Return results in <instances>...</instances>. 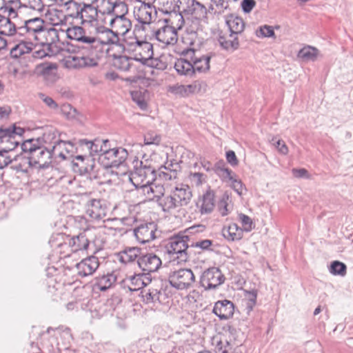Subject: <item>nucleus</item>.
I'll return each mask as SVG.
<instances>
[{
	"label": "nucleus",
	"instance_id": "nucleus-63",
	"mask_svg": "<svg viewBox=\"0 0 353 353\" xmlns=\"http://www.w3.org/2000/svg\"><path fill=\"white\" fill-rule=\"evenodd\" d=\"M17 157L15 156L14 159H10V156H0V169L4 168L13 161H16Z\"/></svg>",
	"mask_w": 353,
	"mask_h": 353
},
{
	"label": "nucleus",
	"instance_id": "nucleus-15",
	"mask_svg": "<svg viewBox=\"0 0 353 353\" xmlns=\"http://www.w3.org/2000/svg\"><path fill=\"white\" fill-rule=\"evenodd\" d=\"M71 164L74 172L83 175L94 170L95 159L94 156H75Z\"/></svg>",
	"mask_w": 353,
	"mask_h": 353
},
{
	"label": "nucleus",
	"instance_id": "nucleus-16",
	"mask_svg": "<svg viewBox=\"0 0 353 353\" xmlns=\"http://www.w3.org/2000/svg\"><path fill=\"white\" fill-rule=\"evenodd\" d=\"M206 63L208 62L206 61ZM174 68L178 74L192 77L196 71H202L207 69L208 63H206V67L202 68V66H198V63H195V65H193L192 61H190L187 59L180 58L175 61Z\"/></svg>",
	"mask_w": 353,
	"mask_h": 353
},
{
	"label": "nucleus",
	"instance_id": "nucleus-27",
	"mask_svg": "<svg viewBox=\"0 0 353 353\" xmlns=\"http://www.w3.org/2000/svg\"><path fill=\"white\" fill-rule=\"evenodd\" d=\"M172 192L181 207L187 205L192 196L190 187L184 184H181L179 186L175 187Z\"/></svg>",
	"mask_w": 353,
	"mask_h": 353
},
{
	"label": "nucleus",
	"instance_id": "nucleus-35",
	"mask_svg": "<svg viewBox=\"0 0 353 353\" xmlns=\"http://www.w3.org/2000/svg\"><path fill=\"white\" fill-rule=\"evenodd\" d=\"M117 0H99L97 6L99 8V13L104 16L107 14L108 17L114 16L115 7H117Z\"/></svg>",
	"mask_w": 353,
	"mask_h": 353
},
{
	"label": "nucleus",
	"instance_id": "nucleus-43",
	"mask_svg": "<svg viewBox=\"0 0 353 353\" xmlns=\"http://www.w3.org/2000/svg\"><path fill=\"white\" fill-rule=\"evenodd\" d=\"M3 23L1 24L2 29L0 30V34L11 36L17 32V28L10 18H3Z\"/></svg>",
	"mask_w": 353,
	"mask_h": 353
},
{
	"label": "nucleus",
	"instance_id": "nucleus-50",
	"mask_svg": "<svg viewBox=\"0 0 353 353\" xmlns=\"http://www.w3.org/2000/svg\"><path fill=\"white\" fill-rule=\"evenodd\" d=\"M256 34L259 37H274L275 36L272 26L268 25L261 26L256 30Z\"/></svg>",
	"mask_w": 353,
	"mask_h": 353
},
{
	"label": "nucleus",
	"instance_id": "nucleus-34",
	"mask_svg": "<svg viewBox=\"0 0 353 353\" xmlns=\"http://www.w3.org/2000/svg\"><path fill=\"white\" fill-rule=\"evenodd\" d=\"M319 54V50L313 46H306L298 52V57L305 61H315Z\"/></svg>",
	"mask_w": 353,
	"mask_h": 353
},
{
	"label": "nucleus",
	"instance_id": "nucleus-61",
	"mask_svg": "<svg viewBox=\"0 0 353 353\" xmlns=\"http://www.w3.org/2000/svg\"><path fill=\"white\" fill-rule=\"evenodd\" d=\"M41 72L43 75L49 74L52 70L57 69V65L54 63H45L40 65Z\"/></svg>",
	"mask_w": 353,
	"mask_h": 353
},
{
	"label": "nucleus",
	"instance_id": "nucleus-20",
	"mask_svg": "<svg viewBox=\"0 0 353 353\" xmlns=\"http://www.w3.org/2000/svg\"><path fill=\"white\" fill-rule=\"evenodd\" d=\"M26 28L29 30V39L39 41V36L45 32L44 21L40 17H35L25 21Z\"/></svg>",
	"mask_w": 353,
	"mask_h": 353
},
{
	"label": "nucleus",
	"instance_id": "nucleus-46",
	"mask_svg": "<svg viewBox=\"0 0 353 353\" xmlns=\"http://www.w3.org/2000/svg\"><path fill=\"white\" fill-rule=\"evenodd\" d=\"M190 8L192 13L199 15V17H204L207 14V10L204 5L196 0H192Z\"/></svg>",
	"mask_w": 353,
	"mask_h": 353
},
{
	"label": "nucleus",
	"instance_id": "nucleus-7",
	"mask_svg": "<svg viewBox=\"0 0 353 353\" xmlns=\"http://www.w3.org/2000/svg\"><path fill=\"white\" fill-rule=\"evenodd\" d=\"M168 281L172 287L183 290L193 287L195 276L192 270L181 268L171 272Z\"/></svg>",
	"mask_w": 353,
	"mask_h": 353
},
{
	"label": "nucleus",
	"instance_id": "nucleus-6",
	"mask_svg": "<svg viewBox=\"0 0 353 353\" xmlns=\"http://www.w3.org/2000/svg\"><path fill=\"white\" fill-rule=\"evenodd\" d=\"M167 160L161 165L157 174V181L161 183L176 178L177 173L181 170L183 161L177 156H166Z\"/></svg>",
	"mask_w": 353,
	"mask_h": 353
},
{
	"label": "nucleus",
	"instance_id": "nucleus-41",
	"mask_svg": "<svg viewBox=\"0 0 353 353\" xmlns=\"http://www.w3.org/2000/svg\"><path fill=\"white\" fill-rule=\"evenodd\" d=\"M101 154H107L110 152H112V154H118L120 152L128 154V151L125 148H112V145L108 139L101 140Z\"/></svg>",
	"mask_w": 353,
	"mask_h": 353
},
{
	"label": "nucleus",
	"instance_id": "nucleus-12",
	"mask_svg": "<svg viewBox=\"0 0 353 353\" xmlns=\"http://www.w3.org/2000/svg\"><path fill=\"white\" fill-rule=\"evenodd\" d=\"M107 213L108 207L104 200L90 199L86 203V214L93 220H101Z\"/></svg>",
	"mask_w": 353,
	"mask_h": 353
},
{
	"label": "nucleus",
	"instance_id": "nucleus-49",
	"mask_svg": "<svg viewBox=\"0 0 353 353\" xmlns=\"http://www.w3.org/2000/svg\"><path fill=\"white\" fill-rule=\"evenodd\" d=\"M270 144L276 148L278 152H279L281 154H287L288 152V149L285 143L277 137H273L270 141Z\"/></svg>",
	"mask_w": 353,
	"mask_h": 353
},
{
	"label": "nucleus",
	"instance_id": "nucleus-19",
	"mask_svg": "<svg viewBox=\"0 0 353 353\" xmlns=\"http://www.w3.org/2000/svg\"><path fill=\"white\" fill-rule=\"evenodd\" d=\"M177 32L172 28L164 26L155 32L156 39L164 46L174 44L176 41Z\"/></svg>",
	"mask_w": 353,
	"mask_h": 353
},
{
	"label": "nucleus",
	"instance_id": "nucleus-23",
	"mask_svg": "<svg viewBox=\"0 0 353 353\" xmlns=\"http://www.w3.org/2000/svg\"><path fill=\"white\" fill-rule=\"evenodd\" d=\"M157 14L155 7L153 5L148 3H141V6L137 10L135 17L137 20L142 25L150 24L152 20V13Z\"/></svg>",
	"mask_w": 353,
	"mask_h": 353
},
{
	"label": "nucleus",
	"instance_id": "nucleus-13",
	"mask_svg": "<svg viewBox=\"0 0 353 353\" xmlns=\"http://www.w3.org/2000/svg\"><path fill=\"white\" fill-rule=\"evenodd\" d=\"M99 266V259L95 256H90L82 259L76 264L77 274L80 277L92 275Z\"/></svg>",
	"mask_w": 353,
	"mask_h": 353
},
{
	"label": "nucleus",
	"instance_id": "nucleus-31",
	"mask_svg": "<svg viewBox=\"0 0 353 353\" xmlns=\"http://www.w3.org/2000/svg\"><path fill=\"white\" fill-rule=\"evenodd\" d=\"M195 51L193 49L188 48L183 51L182 54L187 56L188 57H190L192 61V63L193 65H195V63H198V66H202L206 67V61L208 62V68L202 70V71H197L199 73L201 72H205L210 70V61L211 59L210 55H203L201 57H193V55H194Z\"/></svg>",
	"mask_w": 353,
	"mask_h": 353
},
{
	"label": "nucleus",
	"instance_id": "nucleus-56",
	"mask_svg": "<svg viewBox=\"0 0 353 353\" xmlns=\"http://www.w3.org/2000/svg\"><path fill=\"white\" fill-rule=\"evenodd\" d=\"M135 276L137 277V281L140 280L141 281L142 285H143L145 288H148L149 285H154L150 278V273L146 274L142 272V273L137 274Z\"/></svg>",
	"mask_w": 353,
	"mask_h": 353
},
{
	"label": "nucleus",
	"instance_id": "nucleus-44",
	"mask_svg": "<svg viewBox=\"0 0 353 353\" xmlns=\"http://www.w3.org/2000/svg\"><path fill=\"white\" fill-rule=\"evenodd\" d=\"M218 41L221 48L225 50H228L230 48L236 50L239 47V43L237 37H234L232 40H227L224 36H219Z\"/></svg>",
	"mask_w": 353,
	"mask_h": 353
},
{
	"label": "nucleus",
	"instance_id": "nucleus-42",
	"mask_svg": "<svg viewBox=\"0 0 353 353\" xmlns=\"http://www.w3.org/2000/svg\"><path fill=\"white\" fill-rule=\"evenodd\" d=\"M214 171L220 176L228 179L232 174V171L225 166V163L223 161H219L214 164Z\"/></svg>",
	"mask_w": 353,
	"mask_h": 353
},
{
	"label": "nucleus",
	"instance_id": "nucleus-11",
	"mask_svg": "<svg viewBox=\"0 0 353 353\" xmlns=\"http://www.w3.org/2000/svg\"><path fill=\"white\" fill-rule=\"evenodd\" d=\"M157 225L154 221L141 223L134 228L137 240L141 243H148L156 238Z\"/></svg>",
	"mask_w": 353,
	"mask_h": 353
},
{
	"label": "nucleus",
	"instance_id": "nucleus-29",
	"mask_svg": "<svg viewBox=\"0 0 353 353\" xmlns=\"http://www.w3.org/2000/svg\"><path fill=\"white\" fill-rule=\"evenodd\" d=\"M117 278L112 274H103L97 276L94 280L93 286L94 289L100 291H105L116 282Z\"/></svg>",
	"mask_w": 353,
	"mask_h": 353
},
{
	"label": "nucleus",
	"instance_id": "nucleus-9",
	"mask_svg": "<svg viewBox=\"0 0 353 353\" xmlns=\"http://www.w3.org/2000/svg\"><path fill=\"white\" fill-rule=\"evenodd\" d=\"M161 294V289L155 288L154 285L144 288L141 291V296L143 303L153 311L160 310L161 306L160 301Z\"/></svg>",
	"mask_w": 353,
	"mask_h": 353
},
{
	"label": "nucleus",
	"instance_id": "nucleus-64",
	"mask_svg": "<svg viewBox=\"0 0 353 353\" xmlns=\"http://www.w3.org/2000/svg\"><path fill=\"white\" fill-rule=\"evenodd\" d=\"M0 12H1L3 14H8V16L6 17L10 18V17L14 15V17H16L17 15L15 10L14 8L11 6H2L0 8Z\"/></svg>",
	"mask_w": 353,
	"mask_h": 353
},
{
	"label": "nucleus",
	"instance_id": "nucleus-14",
	"mask_svg": "<svg viewBox=\"0 0 353 353\" xmlns=\"http://www.w3.org/2000/svg\"><path fill=\"white\" fill-rule=\"evenodd\" d=\"M37 45V43L22 40L10 49L9 55L10 58L18 60L22 64V61L29 57V54Z\"/></svg>",
	"mask_w": 353,
	"mask_h": 353
},
{
	"label": "nucleus",
	"instance_id": "nucleus-1",
	"mask_svg": "<svg viewBox=\"0 0 353 353\" xmlns=\"http://www.w3.org/2000/svg\"><path fill=\"white\" fill-rule=\"evenodd\" d=\"M68 37L83 43L79 55L72 58L74 67L90 68L98 65L99 61L105 57L108 50L105 49V43L101 37L87 36L83 28L74 26L67 30Z\"/></svg>",
	"mask_w": 353,
	"mask_h": 353
},
{
	"label": "nucleus",
	"instance_id": "nucleus-37",
	"mask_svg": "<svg viewBox=\"0 0 353 353\" xmlns=\"http://www.w3.org/2000/svg\"><path fill=\"white\" fill-rule=\"evenodd\" d=\"M80 145H86L90 150V154H101V139H95L93 141H88L87 139H80L79 141Z\"/></svg>",
	"mask_w": 353,
	"mask_h": 353
},
{
	"label": "nucleus",
	"instance_id": "nucleus-58",
	"mask_svg": "<svg viewBox=\"0 0 353 353\" xmlns=\"http://www.w3.org/2000/svg\"><path fill=\"white\" fill-rule=\"evenodd\" d=\"M293 176L298 179H309L310 175L305 168H293L292 170Z\"/></svg>",
	"mask_w": 353,
	"mask_h": 353
},
{
	"label": "nucleus",
	"instance_id": "nucleus-51",
	"mask_svg": "<svg viewBox=\"0 0 353 353\" xmlns=\"http://www.w3.org/2000/svg\"><path fill=\"white\" fill-rule=\"evenodd\" d=\"M239 217L243 228V232H250L254 228V223L250 216H248L246 214L241 213L239 215Z\"/></svg>",
	"mask_w": 353,
	"mask_h": 353
},
{
	"label": "nucleus",
	"instance_id": "nucleus-52",
	"mask_svg": "<svg viewBox=\"0 0 353 353\" xmlns=\"http://www.w3.org/2000/svg\"><path fill=\"white\" fill-rule=\"evenodd\" d=\"M229 199V196L226 194L222 196L221 199L218 201L217 203V210L222 216H226L229 210L228 209V201Z\"/></svg>",
	"mask_w": 353,
	"mask_h": 353
},
{
	"label": "nucleus",
	"instance_id": "nucleus-21",
	"mask_svg": "<svg viewBox=\"0 0 353 353\" xmlns=\"http://www.w3.org/2000/svg\"><path fill=\"white\" fill-rule=\"evenodd\" d=\"M58 157L60 160L64 161L67 159V156H48V161H42L40 159L36 160L32 156L24 157V161L28 163L30 167L38 169H48L49 168H56V159Z\"/></svg>",
	"mask_w": 353,
	"mask_h": 353
},
{
	"label": "nucleus",
	"instance_id": "nucleus-4",
	"mask_svg": "<svg viewBox=\"0 0 353 353\" xmlns=\"http://www.w3.org/2000/svg\"><path fill=\"white\" fill-rule=\"evenodd\" d=\"M137 164L138 162L134 165V171L129 176L130 181L137 189L141 185L157 181V172L154 168L148 164V159H146L145 162L141 161L139 166Z\"/></svg>",
	"mask_w": 353,
	"mask_h": 353
},
{
	"label": "nucleus",
	"instance_id": "nucleus-33",
	"mask_svg": "<svg viewBox=\"0 0 353 353\" xmlns=\"http://www.w3.org/2000/svg\"><path fill=\"white\" fill-rule=\"evenodd\" d=\"M214 208V194L212 190H208L202 196L200 212L201 214H210Z\"/></svg>",
	"mask_w": 353,
	"mask_h": 353
},
{
	"label": "nucleus",
	"instance_id": "nucleus-57",
	"mask_svg": "<svg viewBox=\"0 0 353 353\" xmlns=\"http://www.w3.org/2000/svg\"><path fill=\"white\" fill-rule=\"evenodd\" d=\"M255 0H242L241 7L244 13H250L256 6Z\"/></svg>",
	"mask_w": 353,
	"mask_h": 353
},
{
	"label": "nucleus",
	"instance_id": "nucleus-17",
	"mask_svg": "<svg viewBox=\"0 0 353 353\" xmlns=\"http://www.w3.org/2000/svg\"><path fill=\"white\" fill-rule=\"evenodd\" d=\"M234 303L229 300L218 301L215 303L213 313L221 320H226L231 318L234 314Z\"/></svg>",
	"mask_w": 353,
	"mask_h": 353
},
{
	"label": "nucleus",
	"instance_id": "nucleus-38",
	"mask_svg": "<svg viewBox=\"0 0 353 353\" xmlns=\"http://www.w3.org/2000/svg\"><path fill=\"white\" fill-rule=\"evenodd\" d=\"M41 142L39 139H29L25 141L21 144V150L19 154H22V152H30L32 153L35 152L37 150L41 149L40 146Z\"/></svg>",
	"mask_w": 353,
	"mask_h": 353
},
{
	"label": "nucleus",
	"instance_id": "nucleus-59",
	"mask_svg": "<svg viewBox=\"0 0 353 353\" xmlns=\"http://www.w3.org/2000/svg\"><path fill=\"white\" fill-rule=\"evenodd\" d=\"M135 43L138 47H141L143 50L147 51L149 59L153 55L152 45L150 43L147 41H140L137 39Z\"/></svg>",
	"mask_w": 353,
	"mask_h": 353
},
{
	"label": "nucleus",
	"instance_id": "nucleus-8",
	"mask_svg": "<svg viewBox=\"0 0 353 353\" xmlns=\"http://www.w3.org/2000/svg\"><path fill=\"white\" fill-rule=\"evenodd\" d=\"M225 280L224 274L217 267H211L203 271L200 284L205 290L217 289Z\"/></svg>",
	"mask_w": 353,
	"mask_h": 353
},
{
	"label": "nucleus",
	"instance_id": "nucleus-5",
	"mask_svg": "<svg viewBox=\"0 0 353 353\" xmlns=\"http://www.w3.org/2000/svg\"><path fill=\"white\" fill-rule=\"evenodd\" d=\"M73 4L75 6L77 9L76 14L74 15L76 18H80L82 21L81 23L86 27H91L94 29L95 33H97V28L98 26H102L99 25V8L96 5H88L82 6L77 2L74 1Z\"/></svg>",
	"mask_w": 353,
	"mask_h": 353
},
{
	"label": "nucleus",
	"instance_id": "nucleus-45",
	"mask_svg": "<svg viewBox=\"0 0 353 353\" xmlns=\"http://www.w3.org/2000/svg\"><path fill=\"white\" fill-rule=\"evenodd\" d=\"M143 65H148L158 70L165 69V65L157 59H150L149 58L141 57V59H135Z\"/></svg>",
	"mask_w": 353,
	"mask_h": 353
},
{
	"label": "nucleus",
	"instance_id": "nucleus-28",
	"mask_svg": "<svg viewBox=\"0 0 353 353\" xmlns=\"http://www.w3.org/2000/svg\"><path fill=\"white\" fill-rule=\"evenodd\" d=\"M157 202L164 212H171L181 207L172 192L170 195L161 196L157 199Z\"/></svg>",
	"mask_w": 353,
	"mask_h": 353
},
{
	"label": "nucleus",
	"instance_id": "nucleus-48",
	"mask_svg": "<svg viewBox=\"0 0 353 353\" xmlns=\"http://www.w3.org/2000/svg\"><path fill=\"white\" fill-rule=\"evenodd\" d=\"M66 145H69L70 148H74V144L70 141H62L59 140L57 141L54 144V145L52 147V151L54 153H57V154H64V147Z\"/></svg>",
	"mask_w": 353,
	"mask_h": 353
},
{
	"label": "nucleus",
	"instance_id": "nucleus-60",
	"mask_svg": "<svg viewBox=\"0 0 353 353\" xmlns=\"http://www.w3.org/2000/svg\"><path fill=\"white\" fill-rule=\"evenodd\" d=\"M40 99L43 100V101L50 108L57 109L58 108V104L55 102V101L50 97L46 96L44 94H39Z\"/></svg>",
	"mask_w": 353,
	"mask_h": 353
},
{
	"label": "nucleus",
	"instance_id": "nucleus-18",
	"mask_svg": "<svg viewBox=\"0 0 353 353\" xmlns=\"http://www.w3.org/2000/svg\"><path fill=\"white\" fill-rule=\"evenodd\" d=\"M165 14L168 16L163 19L165 26L172 28L176 31L183 28L185 21L179 6H174L171 11H166Z\"/></svg>",
	"mask_w": 353,
	"mask_h": 353
},
{
	"label": "nucleus",
	"instance_id": "nucleus-10",
	"mask_svg": "<svg viewBox=\"0 0 353 353\" xmlns=\"http://www.w3.org/2000/svg\"><path fill=\"white\" fill-rule=\"evenodd\" d=\"M137 263L139 269L145 274H149L157 271L161 267L162 262L160 258L154 253L141 252Z\"/></svg>",
	"mask_w": 353,
	"mask_h": 353
},
{
	"label": "nucleus",
	"instance_id": "nucleus-24",
	"mask_svg": "<svg viewBox=\"0 0 353 353\" xmlns=\"http://www.w3.org/2000/svg\"><path fill=\"white\" fill-rule=\"evenodd\" d=\"M118 156H98V163L105 169H114L125 167V158L123 156L119 159Z\"/></svg>",
	"mask_w": 353,
	"mask_h": 353
},
{
	"label": "nucleus",
	"instance_id": "nucleus-47",
	"mask_svg": "<svg viewBox=\"0 0 353 353\" xmlns=\"http://www.w3.org/2000/svg\"><path fill=\"white\" fill-rule=\"evenodd\" d=\"M245 298L247 299L246 303V309L248 312L252 310L254 306L256 304V297H257V292L255 290H252L250 291H245Z\"/></svg>",
	"mask_w": 353,
	"mask_h": 353
},
{
	"label": "nucleus",
	"instance_id": "nucleus-40",
	"mask_svg": "<svg viewBox=\"0 0 353 353\" xmlns=\"http://www.w3.org/2000/svg\"><path fill=\"white\" fill-rule=\"evenodd\" d=\"M0 131L1 134H4V137H1V139H10V137H12L13 139H14L16 135L22 136L25 132L23 128L17 127L15 125L5 129L0 128Z\"/></svg>",
	"mask_w": 353,
	"mask_h": 353
},
{
	"label": "nucleus",
	"instance_id": "nucleus-62",
	"mask_svg": "<svg viewBox=\"0 0 353 353\" xmlns=\"http://www.w3.org/2000/svg\"><path fill=\"white\" fill-rule=\"evenodd\" d=\"M215 6L220 8L219 13H223L224 10L229 8L228 3H226V0H211Z\"/></svg>",
	"mask_w": 353,
	"mask_h": 353
},
{
	"label": "nucleus",
	"instance_id": "nucleus-30",
	"mask_svg": "<svg viewBox=\"0 0 353 353\" xmlns=\"http://www.w3.org/2000/svg\"><path fill=\"white\" fill-rule=\"evenodd\" d=\"M142 250L137 247L127 248L119 254V260L122 263H128L138 260Z\"/></svg>",
	"mask_w": 353,
	"mask_h": 353
},
{
	"label": "nucleus",
	"instance_id": "nucleus-53",
	"mask_svg": "<svg viewBox=\"0 0 353 353\" xmlns=\"http://www.w3.org/2000/svg\"><path fill=\"white\" fill-rule=\"evenodd\" d=\"M228 179L232 183V189L239 194L242 195L243 191L245 190H246L245 185L242 183V181L239 179H235L233 175H231L230 177L228 178Z\"/></svg>",
	"mask_w": 353,
	"mask_h": 353
},
{
	"label": "nucleus",
	"instance_id": "nucleus-3",
	"mask_svg": "<svg viewBox=\"0 0 353 353\" xmlns=\"http://www.w3.org/2000/svg\"><path fill=\"white\" fill-rule=\"evenodd\" d=\"M191 240L185 232H180L169 239L168 252L173 255L178 263L186 262L191 254L190 248Z\"/></svg>",
	"mask_w": 353,
	"mask_h": 353
},
{
	"label": "nucleus",
	"instance_id": "nucleus-26",
	"mask_svg": "<svg viewBox=\"0 0 353 353\" xmlns=\"http://www.w3.org/2000/svg\"><path fill=\"white\" fill-rule=\"evenodd\" d=\"M225 23L230 30V37H232L234 34L237 35L243 32L245 28V23L242 18L234 16L232 14L225 17Z\"/></svg>",
	"mask_w": 353,
	"mask_h": 353
},
{
	"label": "nucleus",
	"instance_id": "nucleus-2",
	"mask_svg": "<svg viewBox=\"0 0 353 353\" xmlns=\"http://www.w3.org/2000/svg\"><path fill=\"white\" fill-rule=\"evenodd\" d=\"M109 24L112 29L103 26L97 28V34H105L106 35L105 39H102V41L105 43V49H106V46L109 44H115L125 48L119 35L124 36L129 32L132 27L131 21L126 17L112 16L109 19Z\"/></svg>",
	"mask_w": 353,
	"mask_h": 353
},
{
	"label": "nucleus",
	"instance_id": "nucleus-55",
	"mask_svg": "<svg viewBox=\"0 0 353 353\" xmlns=\"http://www.w3.org/2000/svg\"><path fill=\"white\" fill-rule=\"evenodd\" d=\"M212 245V241L210 239H205L196 242H194L191 240V248H199L203 250H208L210 249V246Z\"/></svg>",
	"mask_w": 353,
	"mask_h": 353
},
{
	"label": "nucleus",
	"instance_id": "nucleus-32",
	"mask_svg": "<svg viewBox=\"0 0 353 353\" xmlns=\"http://www.w3.org/2000/svg\"><path fill=\"white\" fill-rule=\"evenodd\" d=\"M223 237L231 241L240 240L243 237V229L239 228L236 223H231L222 230Z\"/></svg>",
	"mask_w": 353,
	"mask_h": 353
},
{
	"label": "nucleus",
	"instance_id": "nucleus-25",
	"mask_svg": "<svg viewBox=\"0 0 353 353\" xmlns=\"http://www.w3.org/2000/svg\"><path fill=\"white\" fill-rule=\"evenodd\" d=\"M90 241L88 240L85 231L74 235L69 239L68 245L71 251L77 252L81 250H86L88 248Z\"/></svg>",
	"mask_w": 353,
	"mask_h": 353
},
{
	"label": "nucleus",
	"instance_id": "nucleus-36",
	"mask_svg": "<svg viewBox=\"0 0 353 353\" xmlns=\"http://www.w3.org/2000/svg\"><path fill=\"white\" fill-rule=\"evenodd\" d=\"M135 59L136 58L133 59L125 55H120L115 58L114 65L121 71L127 72L131 68L132 65V61H137Z\"/></svg>",
	"mask_w": 353,
	"mask_h": 353
},
{
	"label": "nucleus",
	"instance_id": "nucleus-22",
	"mask_svg": "<svg viewBox=\"0 0 353 353\" xmlns=\"http://www.w3.org/2000/svg\"><path fill=\"white\" fill-rule=\"evenodd\" d=\"M163 185L157 181L152 183L144 184L139 186L142 192L146 196L147 199L150 201H156L161 196H163Z\"/></svg>",
	"mask_w": 353,
	"mask_h": 353
},
{
	"label": "nucleus",
	"instance_id": "nucleus-54",
	"mask_svg": "<svg viewBox=\"0 0 353 353\" xmlns=\"http://www.w3.org/2000/svg\"><path fill=\"white\" fill-rule=\"evenodd\" d=\"M128 9L127 4L120 0H117V7L114 12V17H125V14L128 13Z\"/></svg>",
	"mask_w": 353,
	"mask_h": 353
},
{
	"label": "nucleus",
	"instance_id": "nucleus-39",
	"mask_svg": "<svg viewBox=\"0 0 353 353\" xmlns=\"http://www.w3.org/2000/svg\"><path fill=\"white\" fill-rule=\"evenodd\" d=\"M329 272L332 275L344 276L346 274L347 266L346 265L339 261H334L331 263L329 267Z\"/></svg>",
	"mask_w": 353,
	"mask_h": 353
}]
</instances>
